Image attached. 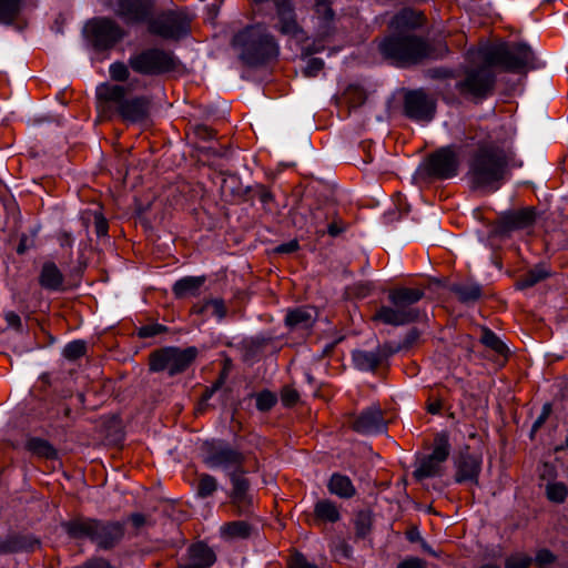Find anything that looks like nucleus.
<instances>
[{
    "instance_id": "32",
    "label": "nucleus",
    "mask_w": 568,
    "mask_h": 568,
    "mask_svg": "<svg viewBox=\"0 0 568 568\" xmlns=\"http://www.w3.org/2000/svg\"><path fill=\"white\" fill-rule=\"evenodd\" d=\"M314 515L324 523H336L341 519L338 507L329 499L318 500L314 506Z\"/></svg>"
},
{
    "instance_id": "37",
    "label": "nucleus",
    "mask_w": 568,
    "mask_h": 568,
    "mask_svg": "<svg viewBox=\"0 0 568 568\" xmlns=\"http://www.w3.org/2000/svg\"><path fill=\"white\" fill-rule=\"evenodd\" d=\"M318 213H320L318 211L311 212L312 220L308 222L302 212H300L298 210H294L292 213V220H293V223L295 226H297L300 229H306L308 232L311 231V229H313L317 235L323 236L325 234V231L318 229V223H317V220H320Z\"/></svg>"
},
{
    "instance_id": "1",
    "label": "nucleus",
    "mask_w": 568,
    "mask_h": 568,
    "mask_svg": "<svg viewBox=\"0 0 568 568\" xmlns=\"http://www.w3.org/2000/svg\"><path fill=\"white\" fill-rule=\"evenodd\" d=\"M475 148L468 159L467 179L471 190L495 192L509 173L513 151L504 141L483 130L469 136Z\"/></svg>"
},
{
    "instance_id": "56",
    "label": "nucleus",
    "mask_w": 568,
    "mask_h": 568,
    "mask_svg": "<svg viewBox=\"0 0 568 568\" xmlns=\"http://www.w3.org/2000/svg\"><path fill=\"white\" fill-rule=\"evenodd\" d=\"M282 403L285 406H292L298 400V393L293 388H284L281 394Z\"/></svg>"
},
{
    "instance_id": "18",
    "label": "nucleus",
    "mask_w": 568,
    "mask_h": 568,
    "mask_svg": "<svg viewBox=\"0 0 568 568\" xmlns=\"http://www.w3.org/2000/svg\"><path fill=\"white\" fill-rule=\"evenodd\" d=\"M455 468L456 483H470L477 485L481 470V456L473 454L468 449L462 452L455 459Z\"/></svg>"
},
{
    "instance_id": "28",
    "label": "nucleus",
    "mask_w": 568,
    "mask_h": 568,
    "mask_svg": "<svg viewBox=\"0 0 568 568\" xmlns=\"http://www.w3.org/2000/svg\"><path fill=\"white\" fill-rule=\"evenodd\" d=\"M204 282V276H185L175 282L172 290L178 298H186L197 295Z\"/></svg>"
},
{
    "instance_id": "7",
    "label": "nucleus",
    "mask_w": 568,
    "mask_h": 568,
    "mask_svg": "<svg viewBox=\"0 0 568 568\" xmlns=\"http://www.w3.org/2000/svg\"><path fill=\"white\" fill-rule=\"evenodd\" d=\"M129 88L119 84H101L97 94L100 100L115 102L116 111L126 123H139L149 115L150 101L145 97L125 99Z\"/></svg>"
},
{
    "instance_id": "13",
    "label": "nucleus",
    "mask_w": 568,
    "mask_h": 568,
    "mask_svg": "<svg viewBox=\"0 0 568 568\" xmlns=\"http://www.w3.org/2000/svg\"><path fill=\"white\" fill-rule=\"evenodd\" d=\"M204 463L211 468L240 470L243 468L245 455L223 440H211L203 444Z\"/></svg>"
},
{
    "instance_id": "3",
    "label": "nucleus",
    "mask_w": 568,
    "mask_h": 568,
    "mask_svg": "<svg viewBox=\"0 0 568 568\" xmlns=\"http://www.w3.org/2000/svg\"><path fill=\"white\" fill-rule=\"evenodd\" d=\"M378 50L386 60L400 68L422 63L434 51L425 38L415 33H390L381 40Z\"/></svg>"
},
{
    "instance_id": "34",
    "label": "nucleus",
    "mask_w": 568,
    "mask_h": 568,
    "mask_svg": "<svg viewBox=\"0 0 568 568\" xmlns=\"http://www.w3.org/2000/svg\"><path fill=\"white\" fill-rule=\"evenodd\" d=\"M252 531V527L247 521L244 520H237V521H231L225 524L221 528V534L225 538L234 539V538H241L245 539L250 537Z\"/></svg>"
},
{
    "instance_id": "62",
    "label": "nucleus",
    "mask_w": 568,
    "mask_h": 568,
    "mask_svg": "<svg viewBox=\"0 0 568 568\" xmlns=\"http://www.w3.org/2000/svg\"><path fill=\"white\" fill-rule=\"evenodd\" d=\"M344 230L345 226L342 222H333L327 226V233L333 237L338 236Z\"/></svg>"
},
{
    "instance_id": "45",
    "label": "nucleus",
    "mask_w": 568,
    "mask_h": 568,
    "mask_svg": "<svg viewBox=\"0 0 568 568\" xmlns=\"http://www.w3.org/2000/svg\"><path fill=\"white\" fill-rule=\"evenodd\" d=\"M532 562V558L523 552L510 555L505 560V568H528Z\"/></svg>"
},
{
    "instance_id": "53",
    "label": "nucleus",
    "mask_w": 568,
    "mask_h": 568,
    "mask_svg": "<svg viewBox=\"0 0 568 568\" xmlns=\"http://www.w3.org/2000/svg\"><path fill=\"white\" fill-rule=\"evenodd\" d=\"M290 568H318L315 564L310 562L306 557L300 552L294 554L288 561Z\"/></svg>"
},
{
    "instance_id": "16",
    "label": "nucleus",
    "mask_w": 568,
    "mask_h": 568,
    "mask_svg": "<svg viewBox=\"0 0 568 568\" xmlns=\"http://www.w3.org/2000/svg\"><path fill=\"white\" fill-rule=\"evenodd\" d=\"M459 160L452 146H446L430 154L425 163L426 173L438 180H447L457 175Z\"/></svg>"
},
{
    "instance_id": "10",
    "label": "nucleus",
    "mask_w": 568,
    "mask_h": 568,
    "mask_svg": "<svg viewBox=\"0 0 568 568\" xmlns=\"http://www.w3.org/2000/svg\"><path fill=\"white\" fill-rule=\"evenodd\" d=\"M128 63L139 74L159 75L174 70L178 60L171 51L149 48L132 54Z\"/></svg>"
},
{
    "instance_id": "49",
    "label": "nucleus",
    "mask_w": 568,
    "mask_h": 568,
    "mask_svg": "<svg viewBox=\"0 0 568 568\" xmlns=\"http://www.w3.org/2000/svg\"><path fill=\"white\" fill-rule=\"evenodd\" d=\"M129 63L125 64L123 62H114L110 65V77L114 81H125L129 79L130 71H129Z\"/></svg>"
},
{
    "instance_id": "5",
    "label": "nucleus",
    "mask_w": 568,
    "mask_h": 568,
    "mask_svg": "<svg viewBox=\"0 0 568 568\" xmlns=\"http://www.w3.org/2000/svg\"><path fill=\"white\" fill-rule=\"evenodd\" d=\"M483 62L493 67H500L509 72H526L535 68V53L525 43L499 42L481 47L478 51Z\"/></svg>"
},
{
    "instance_id": "21",
    "label": "nucleus",
    "mask_w": 568,
    "mask_h": 568,
    "mask_svg": "<svg viewBox=\"0 0 568 568\" xmlns=\"http://www.w3.org/2000/svg\"><path fill=\"white\" fill-rule=\"evenodd\" d=\"M332 0H314V19L316 21V38L321 41L331 37L334 31V11Z\"/></svg>"
},
{
    "instance_id": "46",
    "label": "nucleus",
    "mask_w": 568,
    "mask_h": 568,
    "mask_svg": "<svg viewBox=\"0 0 568 568\" xmlns=\"http://www.w3.org/2000/svg\"><path fill=\"white\" fill-rule=\"evenodd\" d=\"M256 408L260 412H268L276 404V396L270 390H263L255 396Z\"/></svg>"
},
{
    "instance_id": "27",
    "label": "nucleus",
    "mask_w": 568,
    "mask_h": 568,
    "mask_svg": "<svg viewBox=\"0 0 568 568\" xmlns=\"http://www.w3.org/2000/svg\"><path fill=\"white\" fill-rule=\"evenodd\" d=\"M64 276L59 267L53 262H45L42 265L39 284L48 291L63 290Z\"/></svg>"
},
{
    "instance_id": "25",
    "label": "nucleus",
    "mask_w": 568,
    "mask_h": 568,
    "mask_svg": "<svg viewBox=\"0 0 568 568\" xmlns=\"http://www.w3.org/2000/svg\"><path fill=\"white\" fill-rule=\"evenodd\" d=\"M189 562L179 565L178 568H210L216 561L214 551L203 542L190 546Z\"/></svg>"
},
{
    "instance_id": "43",
    "label": "nucleus",
    "mask_w": 568,
    "mask_h": 568,
    "mask_svg": "<svg viewBox=\"0 0 568 568\" xmlns=\"http://www.w3.org/2000/svg\"><path fill=\"white\" fill-rule=\"evenodd\" d=\"M217 488L216 479L209 475L203 474L200 477L199 485H197V495L202 498H206L211 496Z\"/></svg>"
},
{
    "instance_id": "23",
    "label": "nucleus",
    "mask_w": 568,
    "mask_h": 568,
    "mask_svg": "<svg viewBox=\"0 0 568 568\" xmlns=\"http://www.w3.org/2000/svg\"><path fill=\"white\" fill-rule=\"evenodd\" d=\"M535 221V212L532 209H523L511 211L500 215L498 220V232L508 233L515 230H521L531 225Z\"/></svg>"
},
{
    "instance_id": "17",
    "label": "nucleus",
    "mask_w": 568,
    "mask_h": 568,
    "mask_svg": "<svg viewBox=\"0 0 568 568\" xmlns=\"http://www.w3.org/2000/svg\"><path fill=\"white\" fill-rule=\"evenodd\" d=\"M274 4L276 17L275 30L300 42L307 40L305 30L298 23L293 2L291 0H275Z\"/></svg>"
},
{
    "instance_id": "6",
    "label": "nucleus",
    "mask_w": 568,
    "mask_h": 568,
    "mask_svg": "<svg viewBox=\"0 0 568 568\" xmlns=\"http://www.w3.org/2000/svg\"><path fill=\"white\" fill-rule=\"evenodd\" d=\"M233 43L242 49L241 58L250 65L277 57L278 44L263 24L251 26L235 34Z\"/></svg>"
},
{
    "instance_id": "58",
    "label": "nucleus",
    "mask_w": 568,
    "mask_h": 568,
    "mask_svg": "<svg viewBox=\"0 0 568 568\" xmlns=\"http://www.w3.org/2000/svg\"><path fill=\"white\" fill-rule=\"evenodd\" d=\"M193 132L199 139H202V140L212 139L215 135V132L211 128H209L204 124L195 125L193 128Z\"/></svg>"
},
{
    "instance_id": "11",
    "label": "nucleus",
    "mask_w": 568,
    "mask_h": 568,
    "mask_svg": "<svg viewBox=\"0 0 568 568\" xmlns=\"http://www.w3.org/2000/svg\"><path fill=\"white\" fill-rule=\"evenodd\" d=\"M190 22L191 19L184 10H168L156 17L152 16L148 30L165 40H179L189 34Z\"/></svg>"
},
{
    "instance_id": "29",
    "label": "nucleus",
    "mask_w": 568,
    "mask_h": 568,
    "mask_svg": "<svg viewBox=\"0 0 568 568\" xmlns=\"http://www.w3.org/2000/svg\"><path fill=\"white\" fill-rule=\"evenodd\" d=\"M327 488L331 494L344 499L352 498L356 494V489L349 477L338 473L331 476Z\"/></svg>"
},
{
    "instance_id": "40",
    "label": "nucleus",
    "mask_w": 568,
    "mask_h": 568,
    "mask_svg": "<svg viewBox=\"0 0 568 568\" xmlns=\"http://www.w3.org/2000/svg\"><path fill=\"white\" fill-rule=\"evenodd\" d=\"M372 513L369 510H361L356 514L355 517V530H356V537L358 538H365L369 532L372 528Z\"/></svg>"
},
{
    "instance_id": "44",
    "label": "nucleus",
    "mask_w": 568,
    "mask_h": 568,
    "mask_svg": "<svg viewBox=\"0 0 568 568\" xmlns=\"http://www.w3.org/2000/svg\"><path fill=\"white\" fill-rule=\"evenodd\" d=\"M87 345L83 341H73L65 345L63 355L70 361L80 358L85 354Z\"/></svg>"
},
{
    "instance_id": "26",
    "label": "nucleus",
    "mask_w": 568,
    "mask_h": 568,
    "mask_svg": "<svg viewBox=\"0 0 568 568\" xmlns=\"http://www.w3.org/2000/svg\"><path fill=\"white\" fill-rule=\"evenodd\" d=\"M317 318V312L311 306H301L288 310L285 316V324L294 331H304L313 326Z\"/></svg>"
},
{
    "instance_id": "19",
    "label": "nucleus",
    "mask_w": 568,
    "mask_h": 568,
    "mask_svg": "<svg viewBox=\"0 0 568 568\" xmlns=\"http://www.w3.org/2000/svg\"><path fill=\"white\" fill-rule=\"evenodd\" d=\"M41 546L40 539L31 534L10 532L0 536V556L32 552Z\"/></svg>"
},
{
    "instance_id": "50",
    "label": "nucleus",
    "mask_w": 568,
    "mask_h": 568,
    "mask_svg": "<svg viewBox=\"0 0 568 568\" xmlns=\"http://www.w3.org/2000/svg\"><path fill=\"white\" fill-rule=\"evenodd\" d=\"M557 557L548 549L544 548L537 551L535 562L539 568H546L556 561Z\"/></svg>"
},
{
    "instance_id": "47",
    "label": "nucleus",
    "mask_w": 568,
    "mask_h": 568,
    "mask_svg": "<svg viewBox=\"0 0 568 568\" xmlns=\"http://www.w3.org/2000/svg\"><path fill=\"white\" fill-rule=\"evenodd\" d=\"M546 494L549 500L562 503L567 497V487L562 483L547 485Z\"/></svg>"
},
{
    "instance_id": "60",
    "label": "nucleus",
    "mask_w": 568,
    "mask_h": 568,
    "mask_svg": "<svg viewBox=\"0 0 568 568\" xmlns=\"http://www.w3.org/2000/svg\"><path fill=\"white\" fill-rule=\"evenodd\" d=\"M4 318H6V322L8 324V326L14 328V329H20L21 328V318L20 316L14 313V312H7L4 314Z\"/></svg>"
},
{
    "instance_id": "57",
    "label": "nucleus",
    "mask_w": 568,
    "mask_h": 568,
    "mask_svg": "<svg viewBox=\"0 0 568 568\" xmlns=\"http://www.w3.org/2000/svg\"><path fill=\"white\" fill-rule=\"evenodd\" d=\"M419 336L420 332L417 328L409 329L400 343L402 348L407 349L412 347L418 341Z\"/></svg>"
},
{
    "instance_id": "38",
    "label": "nucleus",
    "mask_w": 568,
    "mask_h": 568,
    "mask_svg": "<svg viewBox=\"0 0 568 568\" xmlns=\"http://www.w3.org/2000/svg\"><path fill=\"white\" fill-rule=\"evenodd\" d=\"M196 313H210L217 320H223L226 316V306L222 298H213L204 302L202 305L194 306Z\"/></svg>"
},
{
    "instance_id": "35",
    "label": "nucleus",
    "mask_w": 568,
    "mask_h": 568,
    "mask_svg": "<svg viewBox=\"0 0 568 568\" xmlns=\"http://www.w3.org/2000/svg\"><path fill=\"white\" fill-rule=\"evenodd\" d=\"M26 447L29 452L39 457H44L48 459H53L57 457V450L53 448V446L48 440L39 437L30 438L27 442Z\"/></svg>"
},
{
    "instance_id": "54",
    "label": "nucleus",
    "mask_w": 568,
    "mask_h": 568,
    "mask_svg": "<svg viewBox=\"0 0 568 568\" xmlns=\"http://www.w3.org/2000/svg\"><path fill=\"white\" fill-rule=\"evenodd\" d=\"M323 67L324 62L322 59L312 58L308 59L303 72L306 77H316L317 73L323 69Z\"/></svg>"
},
{
    "instance_id": "15",
    "label": "nucleus",
    "mask_w": 568,
    "mask_h": 568,
    "mask_svg": "<svg viewBox=\"0 0 568 568\" xmlns=\"http://www.w3.org/2000/svg\"><path fill=\"white\" fill-rule=\"evenodd\" d=\"M156 0H114V13L126 24H142L154 16Z\"/></svg>"
},
{
    "instance_id": "22",
    "label": "nucleus",
    "mask_w": 568,
    "mask_h": 568,
    "mask_svg": "<svg viewBox=\"0 0 568 568\" xmlns=\"http://www.w3.org/2000/svg\"><path fill=\"white\" fill-rule=\"evenodd\" d=\"M425 16L423 12L412 8H404L397 12L389 21L392 33H413L416 29L423 27Z\"/></svg>"
},
{
    "instance_id": "31",
    "label": "nucleus",
    "mask_w": 568,
    "mask_h": 568,
    "mask_svg": "<svg viewBox=\"0 0 568 568\" xmlns=\"http://www.w3.org/2000/svg\"><path fill=\"white\" fill-rule=\"evenodd\" d=\"M450 292L454 293L462 303H475L481 297V287L474 283H458L450 286Z\"/></svg>"
},
{
    "instance_id": "14",
    "label": "nucleus",
    "mask_w": 568,
    "mask_h": 568,
    "mask_svg": "<svg viewBox=\"0 0 568 568\" xmlns=\"http://www.w3.org/2000/svg\"><path fill=\"white\" fill-rule=\"evenodd\" d=\"M88 40L97 50H108L121 41L125 32L110 18H95L85 24Z\"/></svg>"
},
{
    "instance_id": "24",
    "label": "nucleus",
    "mask_w": 568,
    "mask_h": 568,
    "mask_svg": "<svg viewBox=\"0 0 568 568\" xmlns=\"http://www.w3.org/2000/svg\"><path fill=\"white\" fill-rule=\"evenodd\" d=\"M352 427L363 434L378 433L385 429L386 423L378 407H369L355 418Z\"/></svg>"
},
{
    "instance_id": "51",
    "label": "nucleus",
    "mask_w": 568,
    "mask_h": 568,
    "mask_svg": "<svg viewBox=\"0 0 568 568\" xmlns=\"http://www.w3.org/2000/svg\"><path fill=\"white\" fill-rule=\"evenodd\" d=\"M94 230L98 237H104L108 234L109 224L102 213L95 211L93 213Z\"/></svg>"
},
{
    "instance_id": "39",
    "label": "nucleus",
    "mask_w": 568,
    "mask_h": 568,
    "mask_svg": "<svg viewBox=\"0 0 568 568\" xmlns=\"http://www.w3.org/2000/svg\"><path fill=\"white\" fill-rule=\"evenodd\" d=\"M21 0H0V23L9 24L19 14Z\"/></svg>"
},
{
    "instance_id": "59",
    "label": "nucleus",
    "mask_w": 568,
    "mask_h": 568,
    "mask_svg": "<svg viewBox=\"0 0 568 568\" xmlns=\"http://www.w3.org/2000/svg\"><path fill=\"white\" fill-rule=\"evenodd\" d=\"M397 568H426V562L417 557H409L403 560Z\"/></svg>"
},
{
    "instance_id": "9",
    "label": "nucleus",
    "mask_w": 568,
    "mask_h": 568,
    "mask_svg": "<svg viewBox=\"0 0 568 568\" xmlns=\"http://www.w3.org/2000/svg\"><path fill=\"white\" fill-rule=\"evenodd\" d=\"M493 65L484 62V65L468 68L463 78L456 82V90L460 95L471 100H483L493 93L496 74Z\"/></svg>"
},
{
    "instance_id": "63",
    "label": "nucleus",
    "mask_w": 568,
    "mask_h": 568,
    "mask_svg": "<svg viewBox=\"0 0 568 568\" xmlns=\"http://www.w3.org/2000/svg\"><path fill=\"white\" fill-rule=\"evenodd\" d=\"M33 245V240H29L27 235H22L17 247L18 254H23L26 251Z\"/></svg>"
},
{
    "instance_id": "8",
    "label": "nucleus",
    "mask_w": 568,
    "mask_h": 568,
    "mask_svg": "<svg viewBox=\"0 0 568 568\" xmlns=\"http://www.w3.org/2000/svg\"><path fill=\"white\" fill-rule=\"evenodd\" d=\"M197 356L196 347L180 348L174 346L163 347L152 352L149 356L151 372H164L169 376H175L185 372Z\"/></svg>"
},
{
    "instance_id": "41",
    "label": "nucleus",
    "mask_w": 568,
    "mask_h": 568,
    "mask_svg": "<svg viewBox=\"0 0 568 568\" xmlns=\"http://www.w3.org/2000/svg\"><path fill=\"white\" fill-rule=\"evenodd\" d=\"M367 94L359 85H348L344 92V99L351 108H358L366 101Z\"/></svg>"
},
{
    "instance_id": "61",
    "label": "nucleus",
    "mask_w": 568,
    "mask_h": 568,
    "mask_svg": "<svg viewBox=\"0 0 568 568\" xmlns=\"http://www.w3.org/2000/svg\"><path fill=\"white\" fill-rule=\"evenodd\" d=\"M298 250V243L296 240L281 244L276 247L277 253H293Z\"/></svg>"
},
{
    "instance_id": "55",
    "label": "nucleus",
    "mask_w": 568,
    "mask_h": 568,
    "mask_svg": "<svg viewBox=\"0 0 568 568\" xmlns=\"http://www.w3.org/2000/svg\"><path fill=\"white\" fill-rule=\"evenodd\" d=\"M400 349H403L400 344L394 346L390 343H385L383 345H379L375 351L376 353H378L381 362H383L384 359L388 358L389 356L399 352Z\"/></svg>"
},
{
    "instance_id": "36",
    "label": "nucleus",
    "mask_w": 568,
    "mask_h": 568,
    "mask_svg": "<svg viewBox=\"0 0 568 568\" xmlns=\"http://www.w3.org/2000/svg\"><path fill=\"white\" fill-rule=\"evenodd\" d=\"M481 343L496 354L507 357L509 349L505 343L489 328H483Z\"/></svg>"
},
{
    "instance_id": "64",
    "label": "nucleus",
    "mask_w": 568,
    "mask_h": 568,
    "mask_svg": "<svg viewBox=\"0 0 568 568\" xmlns=\"http://www.w3.org/2000/svg\"><path fill=\"white\" fill-rule=\"evenodd\" d=\"M223 378L221 377L211 388H206L202 395V400L205 402L212 397V395L221 387Z\"/></svg>"
},
{
    "instance_id": "33",
    "label": "nucleus",
    "mask_w": 568,
    "mask_h": 568,
    "mask_svg": "<svg viewBox=\"0 0 568 568\" xmlns=\"http://www.w3.org/2000/svg\"><path fill=\"white\" fill-rule=\"evenodd\" d=\"M353 361L355 366L361 371L374 372L382 364L379 355L376 353V351H355L353 353Z\"/></svg>"
},
{
    "instance_id": "30",
    "label": "nucleus",
    "mask_w": 568,
    "mask_h": 568,
    "mask_svg": "<svg viewBox=\"0 0 568 568\" xmlns=\"http://www.w3.org/2000/svg\"><path fill=\"white\" fill-rule=\"evenodd\" d=\"M550 276V271L545 264L535 265L526 274L521 275L516 282L518 290H526L532 287L539 282Z\"/></svg>"
},
{
    "instance_id": "4",
    "label": "nucleus",
    "mask_w": 568,
    "mask_h": 568,
    "mask_svg": "<svg viewBox=\"0 0 568 568\" xmlns=\"http://www.w3.org/2000/svg\"><path fill=\"white\" fill-rule=\"evenodd\" d=\"M424 297V291L412 287H397L388 293L390 306H381L372 320L386 325L402 326L419 320L420 311L414 305Z\"/></svg>"
},
{
    "instance_id": "20",
    "label": "nucleus",
    "mask_w": 568,
    "mask_h": 568,
    "mask_svg": "<svg viewBox=\"0 0 568 568\" xmlns=\"http://www.w3.org/2000/svg\"><path fill=\"white\" fill-rule=\"evenodd\" d=\"M405 113L417 121H430L435 113V104L423 91H412L405 95Z\"/></svg>"
},
{
    "instance_id": "48",
    "label": "nucleus",
    "mask_w": 568,
    "mask_h": 568,
    "mask_svg": "<svg viewBox=\"0 0 568 568\" xmlns=\"http://www.w3.org/2000/svg\"><path fill=\"white\" fill-rule=\"evenodd\" d=\"M232 504L237 508L239 514H246L250 511L252 506V497L248 493L244 494H231Z\"/></svg>"
},
{
    "instance_id": "52",
    "label": "nucleus",
    "mask_w": 568,
    "mask_h": 568,
    "mask_svg": "<svg viewBox=\"0 0 568 568\" xmlns=\"http://www.w3.org/2000/svg\"><path fill=\"white\" fill-rule=\"evenodd\" d=\"M166 327L161 324L144 325L139 329V336L143 338L153 337L161 333L166 332Z\"/></svg>"
},
{
    "instance_id": "42",
    "label": "nucleus",
    "mask_w": 568,
    "mask_h": 568,
    "mask_svg": "<svg viewBox=\"0 0 568 568\" xmlns=\"http://www.w3.org/2000/svg\"><path fill=\"white\" fill-rule=\"evenodd\" d=\"M245 470L244 468L240 470H233L230 474V479L232 483V491L231 494H244L248 493L250 489V483L245 478Z\"/></svg>"
},
{
    "instance_id": "2",
    "label": "nucleus",
    "mask_w": 568,
    "mask_h": 568,
    "mask_svg": "<svg viewBox=\"0 0 568 568\" xmlns=\"http://www.w3.org/2000/svg\"><path fill=\"white\" fill-rule=\"evenodd\" d=\"M62 529L73 539H89L99 549L110 550L121 542L125 526L121 521L101 520L90 517H74L61 524Z\"/></svg>"
},
{
    "instance_id": "12",
    "label": "nucleus",
    "mask_w": 568,
    "mask_h": 568,
    "mask_svg": "<svg viewBox=\"0 0 568 568\" xmlns=\"http://www.w3.org/2000/svg\"><path fill=\"white\" fill-rule=\"evenodd\" d=\"M450 454V444L446 434H438L434 440V448L429 455L419 459L413 476L417 480L439 477L444 475L445 463Z\"/></svg>"
}]
</instances>
